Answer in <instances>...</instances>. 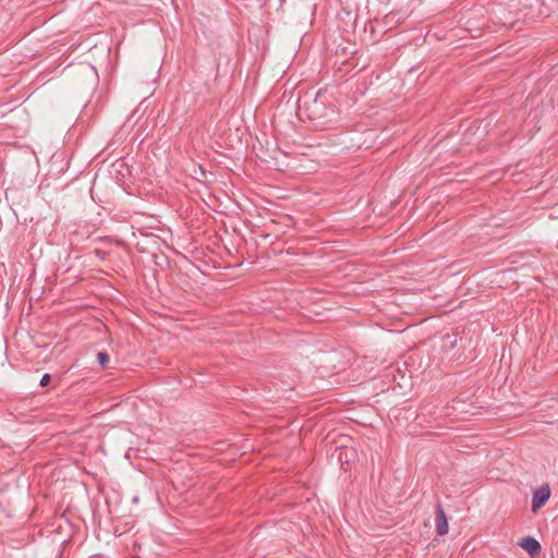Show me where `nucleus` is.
Segmentation results:
<instances>
[{
    "label": "nucleus",
    "mask_w": 558,
    "mask_h": 558,
    "mask_svg": "<svg viewBox=\"0 0 558 558\" xmlns=\"http://www.w3.org/2000/svg\"><path fill=\"white\" fill-rule=\"evenodd\" d=\"M549 498L550 487L548 484H544L541 487L534 489L532 494V511L534 513L537 512L542 507L545 506Z\"/></svg>",
    "instance_id": "nucleus-1"
},
{
    "label": "nucleus",
    "mask_w": 558,
    "mask_h": 558,
    "mask_svg": "<svg viewBox=\"0 0 558 558\" xmlns=\"http://www.w3.org/2000/svg\"><path fill=\"white\" fill-rule=\"evenodd\" d=\"M436 532L442 536L448 533V521L444 507L438 504L436 507Z\"/></svg>",
    "instance_id": "nucleus-2"
},
{
    "label": "nucleus",
    "mask_w": 558,
    "mask_h": 558,
    "mask_svg": "<svg viewBox=\"0 0 558 558\" xmlns=\"http://www.w3.org/2000/svg\"><path fill=\"white\" fill-rule=\"evenodd\" d=\"M518 545L525 549L531 556L537 555L542 548L539 542L532 536L521 538L518 542Z\"/></svg>",
    "instance_id": "nucleus-3"
},
{
    "label": "nucleus",
    "mask_w": 558,
    "mask_h": 558,
    "mask_svg": "<svg viewBox=\"0 0 558 558\" xmlns=\"http://www.w3.org/2000/svg\"><path fill=\"white\" fill-rule=\"evenodd\" d=\"M97 361H98V363H99V365H100V366H102V367H104V366H106V365H107V363L109 362V355H108V353H107V352H105V351H99V352L97 353Z\"/></svg>",
    "instance_id": "nucleus-4"
},
{
    "label": "nucleus",
    "mask_w": 558,
    "mask_h": 558,
    "mask_svg": "<svg viewBox=\"0 0 558 558\" xmlns=\"http://www.w3.org/2000/svg\"><path fill=\"white\" fill-rule=\"evenodd\" d=\"M50 380H51V376L49 374H44L41 379H40V381H39V386L40 387H46V386H48Z\"/></svg>",
    "instance_id": "nucleus-5"
},
{
    "label": "nucleus",
    "mask_w": 558,
    "mask_h": 558,
    "mask_svg": "<svg viewBox=\"0 0 558 558\" xmlns=\"http://www.w3.org/2000/svg\"><path fill=\"white\" fill-rule=\"evenodd\" d=\"M318 106H319V105H318V104H317V101L315 100V102H314V110L318 109Z\"/></svg>",
    "instance_id": "nucleus-6"
}]
</instances>
